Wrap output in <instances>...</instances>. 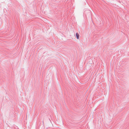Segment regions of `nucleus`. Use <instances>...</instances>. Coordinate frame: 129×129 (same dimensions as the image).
Instances as JSON below:
<instances>
[{
    "label": "nucleus",
    "mask_w": 129,
    "mask_h": 129,
    "mask_svg": "<svg viewBox=\"0 0 129 129\" xmlns=\"http://www.w3.org/2000/svg\"><path fill=\"white\" fill-rule=\"evenodd\" d=\"M76 35L77 39H78L79 37V35L78 33H76Z\"/></svg>",
    "instance_id": "obj_1"
}]
</instances>
